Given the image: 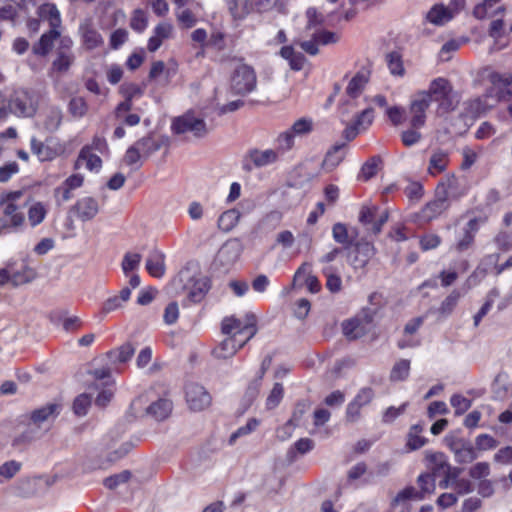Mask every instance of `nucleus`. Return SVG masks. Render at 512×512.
<instances>
[{
  "label": "nucleus",
  "mask_w": 512,
  "mask_h": 512,
  "mask_svg": "<svg viewBox=\"0 0 512 512\" xmlns=\"http://www.w3.org/2000/svg\"><path fill=\"white\" fill-rule=\"evenodd\" d=\"M432 100L438 101L444 110L454 108L452 100V87L448 80L437 78L430 84L428 91L419 92L412 100L409 113L410 123L413 127L421 128L425 124V112Z\"/></svg>",
  "instance_id": "f257e3e1"
},
{
  "label": "nucleus",
  "mask_w": 512,
  "mask_h": 512,
  "mask_svg": "<svg viewBox=\"0 0 512 512\" xmlns=\"http://www.w3.org/2000/svg\"><path fill=\"white\" fill-rule=\"evenodd\" d=\"M37 15L41 21L49 24L50 29L34 43L32 51L37 56L45 57L52 51L57 39L64 36L60 30L62 19L57 6L50 2L40 5L37 9Z\"/></svg>",
  "instance_id": "f03ea898"
},
{
  "label": "nucleus",
  "mask_w": 512,
  "mask_h": 512,
  "mask_svg": "<svg viewBox=\"0 0 512 512\" xmlns=\"http://www.w3.org/2000/svg\"><path fill=\"white\" fill-rule=\"evenodd\" d=\"M39 99V95L34 91L16 90L10 96L8 111L19 117H33L38 110Z\"/></svg>",
  "instance_id": "7ed1b4c3"
},
{
  "label": "nucleus",
  "mask_w": 512,
  "mask_h": 512,
  "mask_svg": "<svg viewBox=\"0 0 512 512\" xmlns=\"http://www.w3.org/2000/svg\"><path fill=\"white\" fill-rule=\"evenodd\" d=\"M22 195V191L6 192L0 195V208L2 210L0 220L5 223V227L9 231L15 230L24 224V215L15 204Z\"/></svg>",
  "instance_id": "20e7f679"
},
{
  "label": "nucleus",
  "mask_w": 512,
  "mask_h": 512,
  "mask_svg": "<svg viewBox=\"0 0 512 512\" xmlns=\"http://www.w3.org/2000/svg\"><path fill=\"white\" fill-rule=\"evenodd\" d=\"M172 131L176 134L190 133L195 138H203L209 133L205 120L188 111L172 122Z\"/></svg>",
  "instance_id": "39448f33"
},
{
  "label": "nucleus",
  "mask_w": 512,
  "mask_h": 512,
  "mask_svg": "<svg viewBox=\"0 0 512 512\" xmlns=\"http://www.w3.org/2000/svg\"><path fill=\"white\" fill-rule=\"evenodd\" d=\"M58 45L56 55L51 63L50 74H64L69 71L75 61V55L72 51L73 40L70 36L64 35L57 39Z\"/></svg>",
  "instance_id": "423d86ee"
},
{
  "label": "nucleus",
  "mask_w": 512,
  "mask_h": 512,
  "mask_svg": "<svg viewBox=\"0 0 512 512\" xmlns=\"http://www.w3.org/2000/svg\"><path fill=\"white\" fill-rule=\"evenodd\" d=\"M146 403L145 396H139L132 401L130 408L137 417L147 414L158 421L166 419L172 411V402L167 399H159L148 406Z\"/></svg>",
  "instance_id": "0eeeda50"
},
{
  "label": "nucleus",
  "mask_w": 512,
  "mask_h": 512,
  "mask_svg": "<svg viewBox=\"0 0 512 512\" xmlns=\"http://www.w3.org/2000/svg\"><path fill=\"white\" fill-rule=\"evenodd\" d=\"M436 190L445 196L448 201L450 199L459 200L468 194L470 182L464 176L448 174L439 182Z\"/></svg>",
  "instance_id": "6e6552de"
},
{
  "label": "nucleus",
  "mask_w": 512,
  "mask_h": 512,
  "mask_svg": "<svg viewBox=\"0 0 512 512\" xmlns=\"http://www.w3.org/2000/svg\"><path fill=\"white\" fill-rule=\"evenodd\" d=\"M257 77L254 69L245 64H239L231 76V89L234 93L245 95L256 88Z\"/></svg>",
  "instance_id": "1a4fd4ad"
},
{
  "label": "nucleus",
  "mask_w": 512,
  "mask_h": 512,
  "mask_svg": "<svg viewBox=\"0 0 512 512\" xmlns=\"http://www.w3.org/2000/svg\"><path fill=\"white\" fill-rule=\"evenodd\" d=\"M279 159L278 152L274 149H249L242 159V169L251 172L254 169H261L276 163Z\"/></svg>",
  "instance_id": "9d476101"
},
{
  "label": "nucleus",
  "mask_w": 512,
  "mask_h": 512,
  "mask_svg": "<svg viewBox=\"0 0 512 512\" xmlns=\"http://www.w3.org/2000/svg\"><path fill=\"white\" fill-rule=\"evenodd\" d=\"M445 443L459 464H468L478 458L476 448L465 438L450 435L445 437Z\"/></svg>",
  "instance_id": "9b49d317"
},
{
  "label": "nucleus",
  "mask_w": 512,
  "mask_h": 512,
  "mask_svg": "<svg viewBox=\"0 0 512 512\" xmlns=\"http://www.w3.org/2000/svg\"><path fill=\"white\" fill-rule=\"evenodd\" d=\"M242 251L243 245L239 239H229L220 247L214 263L228 271L237 262Z\"/></svg>",
  "instance_id": "f8f14e48"
},
{
  "label": "nucleus",
  "mask_w": 512,
  "mask_h": 512,
  "mask_svg": "<svg viewBox=\"0 0 512 512\" xmlns=\"http://www.w3.org/2000/svg\"><path fill=\"white\" fill-rule=\"evenodd\" d=\"M488 80L491 83V87L486 90V93L475 99L472 102V107L475 112L481 114L482 112L478 111L479 107H482L485 104H491L494 102V98L497 95V89L501 85H510L512 84V75L511 74H500L498 72H492L488 76Z\"/></svg>",
  "instance_id": "ddd939ff"
},
{
  "label": "nucleus",
  "mask_w": 512,
  "mask_h": 512,
  "mask_svg": "<svg viewBox=\"0 0 512 512\" xmlns=\"http://www.w3.org/2000/svg\"><path fill=\"white\" fill-rule=\"evenodd\" d=\"M186 402L192 411L208 408L212 398L206 388L198 383H188L185 389Z\"/></svg>",
  "instance_id": "4468645a"
},
{
  "label": "nucleus",
  "mask_w": 512,
  "mask_h": 512,
  "mask_svg": "<svg viewBox=\"0 0 512 512\" xmlns=\"http://www.w3.org/2000/svg\"><path fill=\"white\" fill-rule=\"evenodd\" d=\"M388 220V213L380 211L376 206H363L359 213V221L374 234L380 233L383 224Z\"/></svg>",
  "instance_id": "2eb2a0df"
},
{
  "label": "nucleus",
  "mask_w": 512,
  "mask_h": 512,
  "mask_svg": "<svg viewBox=\"0 0 512 512\" xmlns=\"http://www.w3.org/2000/svg\"><path fill=\"white\" fill-rule=\"evenodd\" d=\"M78 32L80 35L82 46L86 50H94L101 47L104 40L98 30L95 28L90 19H86L80 23Z\"/></svg>",
  "instance_id": "dca6fc26"
},
{
  "label": "nucleus",
  "mask_w": 512,
  "mask_h": 512,
  "mask_svg": "<svg viewBox=\"0 0 512 512\" xmlns=\"http://www.w3.org/2000/svg\"><path fill=\"white\" fill-rule=\"evenodd\" d=\"M375 254L374 246L369 242H358L348 255L349 263L354 269H364Z\"/></svg>",
  "instance_id": "f3484780"
},
{
  "label": "nucleus",
  "mask_w": 512,
  "mask_h": 512,
  "mask_svg": "<svg viewBox=\"0 0 512 512\" xmlns=\"http://www.w3.org/2000/svg\"><path fill=\"white\" fill-rule=\"evenodd\" d=\"M98 201L90 196L83 197L71 207L73 213L79 220L86 222L92 220L99 212Z\"/></svg>",
  "instance_id": "a211bd4d"
},
{
  "label": "nucleus",
  "mask_w": 512,
  "mask_h": 512,
  "mask_svg": "<svg viewBox=\"0 0 512 512\" xmlns=\"http://www.w3.org/2000/svg\"><path fill=\"white\" fill-rule=\"evenodd\" d=\"M31 151L37 158L44 161H52L62 152V148L58 144L51 145L49 141L42 142L37 140L35 137L31 139Z\"/></svg>",
  "instance_id": "6ab92c4d"
},
{
  "label": "nucleus",
  "mask_w": 512,
  "mask_h": 512,
  "mask_svg": "<svg viewBox=\"0 0 512 512\" xmlns=\"http://www.w3.org/2000/svg\"><path fill=\"white\" fill-rule=\"evenodd\" d=\"M448 207L449 201L436 190L435 199L428 202L421 209V217L426 221H430L442 214Z\"/></svg>",
  "instance_id": "aec40b11"
},
{
  "label": "nucleus",
  "mask_w": 512,
  "mask_h": 512,
  "mask_svg": "<svg viewBox=\"0 0 512 512\" xmlns=\"http://www.w3.org/2000/svg\"><path fill=\"white\" fill-rule=\"evenodd\" d=\"M61 405L49 403L32 411L30 420L33 424L40 427L44 422L54 420L61 412Z\"/></svg>",
  "instance_id": "412c9836"
},
{
  "label": "nucleus",
  "mask_w": 512,
  "mask_h": 512,
  "mask_svg": "<svg viewBox=\"0 0 512 512\" xmlns=\"http://www.w3.org/2000/svg\"><path fill=\"white\" fill-rule=\"evenodd\" d=\"M450 161V153L448 150L435 149L429 158L427 172L432 175H438L444 172Z\"/></svg>",
  "instance_id": "4be33fe9"
},
{
  "label": "nucleus",
  "mask_w": 512,
  "mask_h": 512,
  "mask_svg": "<svg viewBox=\"0 0 512 512\" xmlns=\"http://www.w3.org/2000/svg\"><path fill=\"white\" fill-rule=\"evenodd\" d=\"M246 344V341H238L235 337L227 336L217 347L213 349V355L217 359H229Z\"/></svg>",
  "instance_id": "5701e85b"
},
{
  "label": "nucleus",
  "mask_w": 512,
  "mask_h": 512,
  "mask_svg": "<svg viewBox=\"0 0 512 512\" xmlns=\"http://www.w3.org/2000/svg\"><path fill=\"white\" fill-rule=\"evenodd\" d=\"M425 461L433 476L444 474L448 465L447 457L442 452L425 451Z\"/></svg>",
  "instance_id": "b1692460"
},
{
  "label": "nucleus",
  "mask_w": 512,
  "mask_h": 512,
  "mask_svg": "<svg viewBox=\"0 0 512 512\" xmlns=\"http://www.w3.org/2000/svg\"><path fill=\"white\" fill-rule=\"evenodd\" d=\"M163 141L152 134H148L138 139L134 145L143 156V159L149 158L152 154L161 149Z\"/></svg>",
  "instance_id": "393cba45"
},
{
  "label": "nucleus",
  "mask_w": 512,
  "mask_h": 512,
  "mask_svg": "<svg viewBox=\"0 0 512 512\" xmlns=\"http://www.w3.org/2000/svg\"><path fill=\"white\" fill-rule=\"evenodd\" d=\"M343 333L349 340H355L364 336L368 332V327L363 323L361 316H356L346 320L342 324Z\"/></svg>",
  "instance_id": "a878e982"
},
{
  "label": "nucleus",
  "mask_w": 512,
  "mask_h": 512,
  "mask_svg": "<svg viewBox=\"0 0 512 512\" xmlns=\"http://www.w3.org/2000/svg\"><path fill=\"white\" fill-rule=\"evenodd\" d=\"M483 220L473 218L467 223V227L464 229V234L456 244V249L459 252H463L469 249L474 242V234L478 230L479 223Z\"/></svg>",
  "instance_id": "bb28decb"
},
{
  "label": "nucleus",
  "mask_w": 512,
  "mask_h": 512,
  "mask_svg": "<svg viewBox=\"0 0 512 512\" xmlns=\"http://www.w3.org/2000/svg\"><path fill=\"white\" fill-rule=\"evenodd\" d=\"M146 269L153 277L160 278L164 275V254L160 251H152L146 260Z\"/></svg>",
  "instance_id": "cd10ccee"
},
{
  "label": "nucleus",
  "mask_w": 512,
  "mask_h": 512,
  "mask_svg": "<svg viewBox=\"0 0 512 512\" xmlns=\"http://www.w3.org/2000/svg\"><path fill=\"white\" fill-rule=\"evenodd\" d=\"M135 353V346L126 342L120 347L113 349L107 353V357L113 364L126 363L129 361Z\"/></svg>",
  "instance_id": "c85d7f7f"
},
{
  "label": "nucleus",
  "mask_w": 512,
  "mask_h": 512,
  "mask_svg": "<svg viewBox=\"0 0 512 512\" xmlns=\"http://www.w3.org/2000/svg\"><path fill=\"white\" fill-rule=\"evenodd\" d=\"M301 277H305L304 281L311 293H318L321 290V284L316 276L311 274L310 265L308 263H303L295 273L294 279H300Z\"/></svg>",
  "instance_id": "c756f323"
},
{
  "label": "nucleus",
  "mask_w": 512,
  "mask_h": 512,
  "mask_svg": "<svg viewBox=\"0 0 512 512\" xmlns=\"http://www.w3.org/2000/svg\"><path fill=\"white\" fill-rule=\"evenodd\" d=\"M244 325L245 322L234 316L225 317L221 322V331L227 336L237 338L238 335L244 334Z\"/></svg>",
  "instance_id": "7c9ffc66"
},
{
  "label": "nucleus",
  "mask_w": 512,
  "mask_h": 512,
  "mask_svg": "<svg viewBox=\"0 0 512 512\" xmlns=\"http://www.w3.org/2000/svg\"><path fill=\"white\" fill-rule=\"evenodd\" d=\"M228 10L234 20L244 19L251 10L249 0H225Z\"/></svg>",
  "instance_id": "2f4dec72"
},
{
  "label": "nucleus",
  "mask_w": 512,
  "mask_h": 512,
  "mask_svg": "<svg viewBox=\"0 0 512 512\" xmlns=\"http://www.w3.org/2000/svg\"><path fill=\"white\" fill-rule=\"evenodd\" d=\"M424 427L421 424L412 425L407 434L406 446L409 450H417L427 443V439L421 436Z\"/></svg>",
  "instance_id": "473e14b6"
},
{
  "label": "nucleus",
  "mask_w": 512,
  "mask_h": 512,
  "mask_svg": "<svg viewBox=\"0 0 512 512\" xmlns=\"http://www.w3.org/2000/svg\"><path fill=\"white\" fill-rule=\"evenodd\" d=\"M453 17L452 12L440 4L434 5L427 13L428 21L435 25H443Z\"/></svg>",
  "instance_id": "72a5a7b5"
},
{
  "label": "nucleus",
  "mask_w": 512,
  "mask_h": 512,
  "mask_svg": "<svg viewBox=\"0 0 512 512\" xmlns=\"http://www.w3.org/2000/svg\"><path fill=\"white\" fill-rule=\"evenodd\" d=\"M344 146V144L335 145L327 152L323 160V167L326 170L331 171L342 162L344 159Z\"/></svg>",
  "instance_id": "f704fd0d"
},
{
  "label": "nucleus",
  "mask_w": 512,
  "mask_h": 512,
  "mask_svg": "<svg viewBox=\"0 0 512 512\" xmlns=\"http://www.w3.org/2000/svg\"><path fill=\"white\" fill-rule=\"evenodd\" d=\"M461 294L457 290H453L441 303L437 309L439 319L447 318L458 304Z\"/></svg>",
  "instance_id": "c9c22d12"
},
{
  "label": "nucleus",
  "mask_w": 512,
  "mask_h": 512,
  "mask_svg": "<svg viewBox=\"0 0 512 512\" xmlns=\"http://www.w3.org/2000/svg\"><path fill=\"white\" fill-rule=\"evenodd\" d=\"M209 289V279L207 277H201L195 280L193 287L189 291L188 297L192 302L198 303L204 298Z\"/></svg>",
  "instance_id": "e433bc0d"
},
{
  "label": "nucleus",
  "mask_w": 512,
  "mask_h": 512,
  "mask_svg": "<svg viewBox=\"0 0 512 512\" xmlns=\"http://www.w3.org/2000/svg\"><path fill=\"white\" fill-rule=\"evenodd\" d=\"M326 277V288L332 293H338L342 289V280L338 271L333 266H326L322 270Z\"/></svg>",
  "instance_id": "4c0bfd02"
},
{
  "label": "nucleus",
  "mask_w": 512,
  "mask_h": 512,
  "mask_svg": "<svg viewBox=\"0 0 512 512\" xmlns=\"http://www.w3.org/2000/svg\"><path fill=\"white\" fill-rule=\"evenodd\" d=\"M314 441L310 438H301L287 451V458L290 462H293L297 454L304 455L310 452L314 448Z\"/></svg>",
  "instance_id": "58836bf2"
},
{
  "label": "nucleus",
  "mask_w": 512,
  "mask_h": 512,
  "mask_svg": "<svg viewBox=\"0 0 512 512\" xmlns=\"http://www.w3.org/2000/svg\"><path fill=\"white\" fill-rule=\"evenodd\" d=\"M82 162H85L86 167L91 171L100 169L102 164L101 158L96 154L91 153V148L89 146L83 147L79 153L77 164Z\"/></svg>",
  "instance_id": "ea45409f"
},
{
  "label": "nucleus",
  "mask_w": 512,
  "mask_h": 512,
  "mask_svg": "<svg viewBox=\"0 0 512 512\" xmlns=\"http://www.w3.org/2000/svg\"><path fill=\"white\" fill-rule=\"evenodd\" d=\"M62 118V111L59 108H49L43 122L44 128L49 132L56 131L61 125Z\"/></svg>",
  "instance_id": "a19ab883"
},
{
  "label": "nucleus",
  "mask_w": 512,
  "mask_h": 512,
  "mask_svg": "<svg viewBox=\"0 0 512 512\" xmlns=\"http://www.w3.org/2000/svg\"><path fill=\"white\" fill-rule=\"evenodd\" d=\"M500 0H483L482 3L477 4L473 9V15L477 19H484L487 16H492L494 13L502 10V7L493 10L494 6L498 4Z\"/></svg>",
  "instance_id": "79ce46f5"
},
{
  "label": "nucleus",
  "mask_w": 512,
  "mask_h": 512,
  "mask_svg": "<svg viewBox=\"0 0 512 512\" xmlns=\"http://www.w3.org/2000/svg\"><path fill=\"white\" fill-rule=\"evenodd\" d=\"M367 82H368V78L365 74L357 73L350 80V82L346 88V93L353 99L358 97L361 94V92L363 91Z\"/></svg>",
  "instance_id": "37998d69"
},
{
  "label": "nucleus",
  "mask_w": 512,
  "mask_h": 512,
  "mask_svg": "<svg viewBox=\"0 0 512 512\" xmlns=\"http://www.w3.org/2000/svg\"><path fill=\"white\" fill-rule=\"evenodd\" d=\"M47 208L41 202H36L30 206L28 210V221L32 227H35L43 222L47 215Z\"/></svg>",
  "instance_id": "c03bdc74"
},
{
  "label": "nucleus",
  "mask_w": 512,
  "mask_h": 512,
  "mask_svg": "<svg viewBox=\"0 0 512 512\" xmlns=\"http://www.w3.org/2000/svg\"><path fill=\"white\" fill-rule=\"evenodd\" d=\"M381 158L379 156L371 157L367 162L362 165L359 178L365 181L374 177L381 165Z\"/></svg>",
  "instance_id": "a18cd8bd"
},
{
  "label": "nucleus",
  "mask_w": 512,
  "mask_h": 512,
  "mask_svg": "<svg viewBox=\"0 0 512 512\" xmlns=\"http://www.w3.org/2000/svg\"><path fill=\"white\" fill-rule=\"evenodd\" d=\"M240 214L238 211L231 209L222 213L218 219V226L224 231H230L238 222Z\"/></svg>",
  "instance_id": "49530a36"
},
{
  "label": "nucleus",
  "mask_w": 512,
  "mask_h": 512,
  "mask_svg": "<svg viewBox=\"0 0 512 512\" xmlns=\"http://www.w3.org/2000/svg\"><path fill=\"white\" fill-rule=\"evenodd\" d=\"M386 61H387V65H388V68H389L391 74H393L395 76H403L404 75L405 69L403 66V61H402L401 55L398 52L393 51V52L388 53L386 55Z\"/></svg>",
  "instance_id": "de8ad7c7"
},
{
  "label": "nucleus",
  "mask_w": 512,
  "mask_h": 512,
  "mask_svg": "<svg viewBox=\"0 0 512 512\" xmlns=\"http://www.w3.org/2000/svg\"><path fill=\"white\" fill-rule=\"evenodd\" d=\"M143 156L138 151V149L135 147V145H131L125 152V155L123 157V162L132 168V170H138L143 162H142Z\"/></svg>",
  "instance_id": "09e8293b"
},
{
  "label": "nucleus",
  "mask_w": 512,
  "mask_h": 512,
  "mask_svg": "<svg viewBox=\"0 0 512 512\" xmlns=\"http://www.w3.org/2000/svg\"><path fill=\"white\" fill-rule=\"evenodd\" d=\"M36 277V272L30 267H24L20 271L11 274V283L13 286H20L31 282Z\"/></svg>",
  "instance_id": "8fccbe9b"
},
{
  "label": "nucleus",
  "mask_w": 512,
  "mask_h": 512,
  "mask_svg": "<svg viewBox=\"0 0 512 512\" xmlns=\"http://www.w3.org/2000/svg\"><path fill=\"white\" fill-rule=\"evenodd\" d=\"M410 371V361L406 359H402L395 363L393 366L391 373H390V379L392 381H402L406 379L409 375Z\"/></svg>",
  "instance_id": "3c124183"
},
{
  "label": "nucleus",
  "mask_w": 512,
  "mask_h": 512,
  "mask_svg": "<svg viewBox=\"0 0 512 512\" xmlns=\"http://www.w3.org/2000/svg\"><path fill=\"white\" fill-rule=\"evenodd\" d=\"M309 409V403L305 401L298 402L295 406L292 417L284 425V430L290 428V426H298L301 422L302 417L309 411Z\"/></svg>",
  "instance_id": "603ef678"
},
{
  "label": "nucleus",
  "mask_w": 512,
  "mask_h": 512,
  "mask_svg": "<svg viewBox=\"0 0 512 512\" xmlns=\"http://www.w3.org/2000/svg\"><path fill=\"white\" fill-rule=\"evenodd\" d=\"M294 138L295 136L290 129L278 135L276 139L277 148L275 149L278 152V155L290 150L293 147Z\"/></svg>",
  "instance_id": "864d4df0"
},
{
  "label": "nucleus",
  "mask_w": 512,
  "mask_h": 512,
  "mask_svg": "<svg viewBox=\"0 0 512 512\" xmlns=\"http://www.w3.org/2000/svg\"><path fill=\"white\" fill-rule=\"evenodd\" d=\"M282 213L279 211H271L266 214L261 220L259 226L264 230H275L282 221Z\"/></svg>",
  "instance_id": "5fc2aeb1"
},
{
  "label": "nucleus",
  "mask_w": 512,
  "mask_h": 512,
  "mask_svg": "<svg viewBox=\"0 0 512 512\" xmlns=\"http://www.w3.org/2000/svg\"><path fill=\"white\" fill-rule=\"evenodd\" d=\"M417 484L420 488L419 494L422 495V498L425 494L432 493L435 490V476L430 473H423L419 475L417 479Z\"/></svg>",
  "instance_id": "6e6d98bb"
},
{
  "label": "nucleus",
  "mask_w": 512,
  "mask_h": 512,
  "mask_svg": "<svg viewBox=\"0 0 512 512\" xmlns=\"http://www.w3.org/2000/svg\"><path fill=\"white\" fill-rule=\"evenodd\" d=\"M148 25V19L146 13L141 9L134 10L130 19V27L138 32H143Z\"/></svg>",
  "instance_id": "4d7b16f0"
},
{
  "label": "nucleus",
  "mask_w": 512,
  "mask_h": 512,
  "mask_svg": "<svg viewBox=\"0 0 512 512\" xmlns=\"http://www.w3.org/2000/svg\"><path fill=\"white\" fill-rule=\"evenodd\" d=\"M141 259L142 257L139 253L127 252L121 264L124 274L128 275L129 272L136 270L139 267Z\"/></svg>",
  "instance_id": "13d9d810"
},
{
  "label": "nucleus",
  "mask_w": 512,
  "mask_h": 512,
  "mask_svg": "<svg viewBox=\"0 0 512 512\" xmlns=\"http://www.w3.org/2000/svg\"><path fill=\"white\" fill-rule=\"evenodd\" d=\"M284 395V389L281 383H275L270 394L268 395L266 399V407L267 409H274L276 408Z\"/></svg>",
  "instance_id": "bf43d9fd"
},
{
  "label": "nucleus",
  "mask_w": 512,
  "mask_h": 512,
  "mask_svg": "<svg viewBox=\"0 0 512 512\" xmlns=\"http://www.w3.org/2000/svg\"><path fill=\"white\" fill-rule=\"evenodd\" d=\"M21 463L11 460L0 466V483L9 480L20 470Z\"/></svg>",
  "instance_id": "052dcab7"
},
{
  "label": "nucleus",
  "mask_w": 512,
  "mask_h": 512,
  "mask_svg": "<svg viewBox=\"0 0 512 512\" xmlns=\"http://www.w3.org/2000/svg\"><path fill=\"white\" fill-rule=\"evenodd\" d=\"M130 478L131 472L129 470H124L118 474L107 477L103 483L105 487L112 490L117 488L120 484L128 482Z\"/></svg>",
  "instance_id": "680f3d73"
},
{
  "label": "nucleus",
  "mask_w": 512,
  "mask_h": 512,
  "mask_svg": "<svg viewBox=\"0 0 512 512\" xmlns=\"http://www.w3.org/2000/svg\"><path fill=\"white\" fill-rule=\"evenodd\" d=\"M313 122L311 119L300 118L294 122L291 127V132L294 136H304L312 131Z\"/></svg>",
  "instance_id": "e2e57ef3"
},
{
  "label": "nucleus",
  "mask_w": 512,
  "mask_h": 512,
  "mask_svg": "<svg viewBox=\"0 0 512 512\" xmlns=\"http://www.w3.org/2000/svg\"><path fill=\"white\" fill-rule=\"evenodd\" d=\"M469 476L475 480H483V478L489 476L490 465L488 462H478L469 468Z\"/></svg>",
  "instance_id": "0e129e2a"
},
{
  "label": "nucleus",
  "mask_w": 512,
  "mask_h": 512,
  "mask_svg": "<svg viewBox=\"0 0 512 512\" xmlns=\"http://www.w3.org/2000/svg\"><path fill=\"white\" fill-rule=\"evenodd\" d=\"M87 110V103L82 97H75L70 100L69 111L74 117H83L86 114Z\"/></svg>",
  "instance_id": "69168bd1"
},
{
  "label": "nucleus",
  "mask_w": 512,
  "mask_h": 512,
  "mask_svg": "<svg viewBox=\"0 0 512 512\" xmlns=\"http://www.w3.org/2000/svg\"><path fill=\"white\" fill-rule=\"evenodd\" d=\"M161 76H165V81L168 82L170 77V70L166 68L165 63L163 61H155L152 63L149 79L156 80Z\"/></svg>",
  "instance_id": "338daca9"
},
{
  "label": "nucleus",
  "mask_w": 512,
  "mask_h": 512,
  "mask_svg": "<svg viewBox=\"0 0 512 512\" xmlns=\"http://www.w3.org/2000/svg\"><path fill=\"white\" fill-rule=\"evenodd\" d=\"M450 403H451L452 407L455 408V413L457 415L463 414L471 406V401L468 398H466L460 394L453 395L451 397Z\"/></svg>",
  "instance_id": "774afa93"
}]
</instances>
